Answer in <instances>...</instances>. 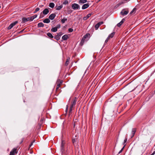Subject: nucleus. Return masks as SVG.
<instances>
[{
    "mask_svg": "<svg viewBox=\"0 0 155 155\" xmlns=\"http://www.w3.org/2000/svg\"><path fill=\"white\" fill-rule=\"evenodd\" d=\"M90 35L89 34H87L82 37L80 43V45L81 46H82L83 45L84 42L87 40V38H88Z\"/></svg>",
    "mask_w": 155,
    "mask_h": 155,
    "instance_id": "obj_1",
    "label": "nucleus"
},
{
    "mask_svg": "<svg viewBox=\"0 0 155 155\" xmlns=\"http://www.w3.org/2000/svg\"><path fill=\"white\" fill-rule=\"evenodd\" d=\"M28 21H32L31 17L27 18L25 17H23L22 18L21 23H24Z\"/></svg>",
    "mask_w": 155,
    "mask_h": 155,
    "instance_id": "obj_2",
    "label": "nucleus"
},
{
    "mask_svg": "<svg viewBox=\"0 0 155 155\" xmlns=\"http://www.w3.org/2000/svg\"><path fill=\"white\" fill-rule=\"evenodd\" d=\"M72 8L74 10H76L80 8V6L79 5L76 3H74L72 5Z\"/></svg>",
    "mask_w": 155,
    "mask_h": 155,
    "instance_id": "obj_3",
    "label": "nucleus"
},
{
    "mask_svg": "<svg viewBox=\"0 0 155 155\" xmlns=\"http://www.w3.org/2000/svg\"><path fill=\"white\" fill-rule=\"evenodd\" d=\"M62 82L61 81H60V80H58L57 81L56 84V91H57L58 90L59 88L60 87V85L62 84Z\"/></svg>",
    "mask_w": 155,
    "mask_h": 155,
    "instance_id": "obj_4",
    "label": "nucleus"
},
{
    "mask_svg": "<svg viewBox=\"0 0 155 155\" xmlns=\"http://www.w3.org/2000/svg\"><path fill=\"white\" fill-rule=\"evenodd\" d=\"M77 100V98L76 97L74 98L72 100L71 106L73 107L76 104Z\"/></svg>",
    "mask_w": 155,
    "mask_h": 155,
    "instance_id": "obj_5",
    "label": "nucleus"
},
{
    "mask_svg": "<svg viewBox=\"0 0 155 155\" xmlns=\"http://www.w3.org/2000/svg\"><path fill=\"white\" fill-rule=\"evenodd\" d=\"M17 21H15L11 24L8 27V29H11L14 26L18 23Z\"/></svg>",
    "mask_w": 155,
    "mask_h": 155,
    "instance_id": "obj_6",
    "label": "nucleus"
},
{
    "mask_svg": "<svg viewBox=\"0 0 155 155\" xmlns=\"http://www.w3.org/2000/svg\"><path fill=\"white\" fill-rule=\"evenodd\" d=\"M63 33L62 32L59 33L58 34L54 37V38L56 40H58L60 39L61 36L62 35Z\"/></svg>",
    "mask_w": 155,
    "mask_h": 155,
    "instance_id": "obj_7",
    "label": "nucleus"
},
{
    "mask_svg": "<svg viewBox=\"0 0 155 155\" xmlns=\"http://www.w3.org/2000/svg\"><path fill=\"white\" fill-rule=\"evenodd\" d=\"M129 12V11L125 10L124 9H123L120 12V14L123 15H127Z\"/></svg>",
    "mask_w": 155,
    "mask_h": 155,
    "instance_id": "obj_8",
    "label": "nucleus"
},
{
    "mask_svg": "<svg viewBox=\"0 0 155 155\" xmlns=\"http://www.w3.org/2000/svg\"><path fill=\"white\" fill-rule=\"evenodd\" d=\"M136 131V128H133L132 129L131 134V138L133 137L135 134V132Z\"/></svg>",
    "mask_w": 155,
    "mask_h": 155,
    "instance_id": "obj_9",
    "label": "nucleus"
},
{
    "mask_svg": "<svg viewBox=\"0 0 155 155\" xmlns=\"http://www.w3.org/2000/svg\"><path fill=\"white\" fill-rule=\"evenodd\" d=\"M103 22H100L97 23L95 26V28L96 30L98 29L100 26L103 24Z\"/></svg>",
    "mask_w": 155,
    "mask_h": 155,
    "instance_id": "obj_10",
    "label": "nucleus"
},
{
    "mask_svg": "<svg viewBox=\"0 0 155 155\" xmlns=\"http://www.w3.org/2000/svg\"><path fill=\"white\" fill-rule=\"evenodd\" d=\"M56 15L54 13H53L50 15L49 17V18L51 20H52L54 19V18L56 16Z\"/></svg>",
    "mask_w": 155,
    "mask_h": 155,
    "instance_id": "obj_11",
    "label": "nucleus"
},
{
    "mask_svg": "<svg viewBox=\"0 0 155 155\" xmlns=\"http://www.w3.org/2000/svg\"><path fill=\"white\" fill-rule=\"evenodd\" d=\"M89 6V5L88 3H87L84 4L83 5L82 7V9H85L88 8Z\"/></svg>",
    "mask_w": 155,
    "mask_h": 155,
    "instance_id": "obj_12",
    "label": "nucleus"
},
{
    "mask_svg": "<svg viewBox=\"0 0 155 155\" xmlns=\"http://www.w3.org/2000/svg\"><path fill=\"white\" fill-rule=\"evenodd\" d=\"M92 15V13H90L89 14H88L86 16L84 17L83 18V20H87L89 17H90Z\"/></svg>",
    "mask_w": 155,
    "mask_h": 155,
    "instance_id": "obj_13",
    "label": "nucleus"
},
{
    "mask_svg": "<svg viewBox=\"0 0 155 155\" xmlns=\"http://www.w3.org/2000/svg\"><path fill=\"white\" fill-rule=\"evenodd\" d=\"M64 143L63 141H62L61 145V150L62 153H63L64 151Z\"/></svg>",
    "mask_w": 155,
    "mask_h": 155,
    "instance_id": "obj_14",
    "label": "nucleus"
},
{
    "mask_svg": "<svg viewBox=\"0 0 155 155\" xmlns=\"http://www.w3.org/2000/svg\"><path fill=\"white\" fill-rule=\"evenodd\" d=\"M125 19L123 18L122 19V20L119 23L117 24V26L118 27H120V26L123 24V23L125 21Z\"/></svg>",
    "mask_w": 155,
    "mask_h": 155,
    "instance_id": "obj_15",
    "label": "nucleus"
},
{
    "mask_svg": "<svg viewBox=\"0 0 155 155\" xmlns=\"http://www.w3.org/2000/svg\"><path fill=\"white\" fill-rule=\"evenodd\" d=\"M49 12L48 9L47 8L45 9L43 11V13L44 15L47 14Z\"/></svg>",
    "mask_w": 155,
    "mask_h": 155,
    "instance_id": "obj_16",
    "label": "nucleus"
},
{
    "mask_svg": "<svg viewBox=\"0 0 155 155\" xmlns=\"http://www.w3.org/2000/svg\"><path fill=\"white\" fill-rule=\"evenodd\" d=\"M16 150V149L14 148L10 152V153H11L12 154L14 155L15 153H17Z\"/></svg>",
    "mask_w": 155,
    "mask_h": 155,
    "instance_id": "obj_17",
    "label": "nucleus"
},
{
    "mask_svg": "<svg viewBox=\"0 0 155 155\" xmlns=\"http://www.w3.org/2000/svg\"><path fill=\"white\" fill-rule=\"evenodd\" d=\"M87 2V0H80L79 1V3L81 5L84 3H85Z\"/></svg>",
    "mask_w": 155,
    "mask_h": 155,
    "instance_id": "obj_18",
    "label": "nucleus"
},
{
    "mask_svg": "<svg viewBox=\"0 0 155 155\" xmlns=\"http://www.w3.org/2000/svg\"><path fill=\"white\" fill-rule=\"evenodd\" d=\"M50 21V20L48 18H46L43 20V22L45 23H48Z\"/></svg>",
    "mask_w": 155,
    "mask_h": 155,
    "instance_id": "obj_19",
    "label": "nucleus"
},
{
    "mask_svg": "<svg viewBox=\"0 0 155 155\" xmlns=\"http://www.w3.org/2000/svg\"><path fill=\"white\" fill-rule=\"evenodd\" d=\"M68 38V35H65L62 37V38L64 40H66Z\"/></svg>",
    "mask_w": 155,
    "mask_h": 155,
    "instance_id": "obj_20",
    "label": "nucleus"
},
{
    "mask_svg": "<svg viewBox=\"0 0 155 155\" xmlns=\"http://www.w3.org/2000/svg\"><path fill=\"white\" fill-rule=\"evenodd\" d=\"M58 30V28L57 27H55L53 28H52L51 29V31L52 32H55L57 31Z\"/></svg>",
    "mask_w": 155,
    "mask_h": 155,
    "instance_id": "obj_21",
    "label": "nucleus"
},
{
    "mask_svg": "<svg viewBox=\"0 0 155 155\" xmlns=\"http://www.w3.org/2000/svg\"><path fill=\"white\" fill-rule=\"evenodd\" d=\"M115 34V33L114 32H113L110 34L108 37V38H109L110 39V38H113Z\"/></svg>",
    "mask_w": 155,
    "mask_h": 155,
    "instance_id": "obj_22",
    "label": "nucleus"
},
{
    "mask_svg": "<svg viewBox=\"0 0 155 155\" xmlns=\"http://www.w3.org/2000/svg\"><path fill=\"white\" fill-rule=\"evenodd\" d=\"M47 35L48 37L51 38H53L54 37L52 34L49 32L47 33Z\"/></svg>",
    "mask_w": 155,
    "mask_h": 155,
    "instance_id": "obj_23",
    "label": "nucleus"
},
{
    "mask_svg": "<svg viewBox=\"0 0 155 155\" xmlns=\"http://www.w3.org/2000/svg\"><path fill=\"white\" fill-rule=\"evenodd\" d=\"M38 27H43L44 26V24L42 22L38 23Z\"/></svg>",
    "mask_w": 155,
    "mask_h": 155,
    "instance_id": "obj_24",
    "label": "nucleus"
},
{
    "mask_svg": "<svg viewBox=\"0 0 155 155\" xmlns=\"http://www.w3.org/2000/svg\"><path fill=\"white\" fill-rule=\"evenodd\" d=\"M49 6L51 8H53L54 6V4L53 3H50L49 4Z\"/></svg>",
    "mask_w": 155,
    "mask_h": 155,
    "instance_id": "obj_25",
    "label": "nucleus"
},
{
    "mask_svg": "<svg viewBox=\"0 0 155 155\" xmlns=\"http://www.w3.org/2000/svg\"><path fill=\"white\" fill-rule=\"evenodd\" d=\"M69 60H70V58H67V59L66 61V63H65V65L66 66H67L68 65V64H69Z\"/></svg>",
    "mask_w": 155,
    "mask_h": 155,
    "instance_id": "obj_26",
    "label": "nucleus"
},
{
    "mask_svg": "<svg viewBox=\"0 0 155 155\" xmlns=\"http://www.w3.org/2000/svg\"><path fill=\"white\" fill-rule=\"evenodd\" d=\"M73 107H73V106H70V109H69V115H70L71 114V112L72 110V109H73Z\"/></svg>",
    "mask_w": 155,
    "mask_h": 155,
    "instance_id": "obj_27",
    "label": "nucleus"
},
{
    "mask_svg": "<svg viewBox=\"0 0 155 155\" xmlns=\"http://www.w3.org/2000/svg\"><path fill=\"white\" fill-rule=\"evenodd\" d=\"M67 20V19L65 18H64L61 20V22L62 23H64L65 21Z\"/></svg>",
    "mask_w": 155,
    "mask_h": 155,
    "instance_id": "obj_28",
    "label": "nucleus"
},
{
    "mask_svg": "<svg viewBox=\"0 0 155 155\" xmlns=\"http://www.w3.org/2000/svg\"><path fill=\"white\" fill-rule=\"evenodd\" d=\"M37 16V15H33V16H31V18L32 19V20L33 21L35 18H36Z\"/></svg>",
    "mask_w": 155,
    "mask_h": 155,
    "instance_id": "obj_29",
    "label": "nucleus"
},
{
    "mask_svg": "<svg viewBox=\"0 0 155 155\" xmlns=\"http://www.w3.org/2000/svg\"><path fill=\"white\" fill-rule=\"evenodd\" d=\"M63 6L62 5H60L57 7L56 8V10H60L62 8Z\"/></svg>",
    "mask_w": 155,
    "mask_h": 155,
    "instance_id": "obj_30",
    "label": "nucleus"
},
{
    "mask_svg": "<svg viewBox=\"0 0 155 155\" xmlns=\"http://www.w3.org/2000/svg\"><path fill=\"white\" fill-rule=\"evenodd\" d=\"M68 3V0H65L63 2V4L64 5H66Z\"/></svg>",
    "mask_w": 155,
    "mask_h": 155,
    "instance_id": "obj_31",
    "label": "nucleus"
},
{
    "mask_svg": "<svg viewBox=\"0 0 155 155\" xmlns=\"http://www.w3.org/2000/svg\"><path fill=\"white\" fill-rule=\"evenodd\" d=\"M40 10V8H37L35 10V11L34 12V13H35L37 12L38 11H39Z\"/></svg>",
    "mask_w": 155,
    "mask_h": 155,
    "instance_id": "obj_32",
    "label": "nucleus"
},
{
    "mask_svg": "<svg viewBox=\"0 0 155 155\" xmlns=\"http://www.w3.org/2000/svg\"><path fill=\"white\" fill-rule=\"evenodd\" d=\"M136 10V8H134L130 12V14H132Z\"/></svg>",
    "mask_w": 155,
    "mask_h": 155,
    "instance_id": "obj_33",
    "label": "nucleus"
},
{
    "mask_svg": "<svg viewBox=\"0 0 155 155\" xmlns=\"http://www.w3.org/2000/svg\"><path fill=\"white\" fill-rule=\"evenodd\" d=\"M72 142L74 144L76 142V140L75 138L72 139Z\"/></svg>",
    "mask_w": 155,
    "mask_h": 155,
    "instance_id": "obj_34",
    "label": "nucleus"
},
{
    "mask_svg": "<svg viewBox=\"0 0 155 155\" xmlns=\"http://www.w3.org/2000/svg\"><path fill=\"white\" fill-rule=\"evenodd\" d=\"M73 31V29L72 28H69L68 29V31L69 32H72Z\"/></svg>",
    "mask_w": 155,
    "mask_h": 155,
    "instance_id": "obj_35",
    "label": "nucleus"
},
{
    "mask_svg": "<svg viewBox=\"0 0 155 155\" xmlns=\"http://www.w3.org/2000/svg\"><path fill=\"white\" fill-rule=\"evenodd\" d=\"M124 146L122 148V149L118 153V154H120V153H121L122 152V151L123 150L124 148Z\"/></svg>",
    "mask_w": 155,
    "mask_h": 155,
    "instance_id": "obj_36",
    "label": "nucleus"
},
{
    "mask_svg": "<svg viewBox=\"0 0 155 155\" xmlns=\"http://www.w3.org/2000/svg\"><path fill=\"white\" fill-rule=\"evenodd\" d=\"M110 38H108V37L106 39V40L105 41V43H107L109 39Z\"/></svg>",
    "mask_w": 155,
    "mask_h": 155,
    "instance_id": "obj_37",
    "label": "nucleus"
},
{
    "mask_svg": "<svg viewBox=\"0 0 155 155\" xmlns=\"http://www.w3.org/2000/svg\"><path fill=\"white\" fill-rule=\"evenodd\" d=\"M75 125H76V124H75V121L74 120V124H73V127H75Z\"/></svg>",
    "mask_w": 155,
    "mask_h": 155,
    "instance_id": "obj_38",
    "label": "nucleus"
},
{
    "mask_svg": "<svg viewBox=\"0 0 155 155\" xmlns=\"http://www.w3.org/2000/svg\"><path fill=\"white\" fill-rule=\"evenodd\" d=\"M68 105H67L66 106V110H65V111L66 112H67L68 110Z\"/></svg>",
    "mask_w": 155,
    "mask_h": 155,
    "instance_id": "obj_39",
    "label": "nucleus"
},
{
    "mask_svg": "<svg viewBox=\"0 0 155 155\" xmlns=\"http://www.w3.org/2000/svg\"><path fill=\"white\" fill-rule=\"evenodd\" d=\"M127 138H126L124 140V143H125L127 141Z\"/></svg>",
    "mask_w": 155,
    "mask_h": 155,
    "instance_id": "obj_40",
    "label": "nucleus"
},
{
    "mask_svg": "<svg viewBox=\"0 0 155 155\" xmlns=\"http://www.w3.org/2000/svg\"><path fill=\"white\" fill-rule=\"evenodd\" d=\"M35 142V140H34L31 143V144L30 145V147H31V146L32 145L33 143Z\"/></svg>",
    "mask_w": 155,
    "mask_h": 155,
    "instance_id": "obj_41",
    "label": "nucleus"
},
{
    "mask_svg": "<svg viewBox=\"0 0 155 155\" xmlns=\"http://www.w3.org/2000/svg\"><path fill=\"white\" fill-rule=\"evenodd\" d=\"M35 142V140H34L31 143V144L30 145V147H31V146L32 145L33 143Z\"/></svg>",
    "mask_w": 155,
    "mask_h": 155,
    "instance_id": "obj_42",
    "label": "nucleus"
},
{
    "mask_svg": "<svg viewBox=\"0 0 155 155\" xmlns=\"http://www.w3.org/2000/svg\"><path fill=\"white\" fill-rule=\"evenodd\" d=\"M60 27H61V26H60V25H58L56 27H57L58 28H59Z\"/></svg>",
    "mask_w": 155,
    "mask_h": 155,
    "instance_id": "obj_43",
    "label": "nucleus"
},
{
    "mask_svg": "<svg viewBox=\"0 0 155 155\" xmlns=\"http://www.w3.org/2000/svg\"><path fill=\"white\" fill-rule=\"evenodd\" d=\"M24 140V138H23L21 140V142H20V144H21L23 142V141Z\"/></svg>",
    "mask_w": 155,
    "mask_h": 155,
    "instance_id": "obj_44",
    "label": "nucleus"
},
{
    "mask_svg": "<svg viewBox=\"0 0 155 155\" xmlns=\"http://www.w3.org/2000/svg\"><path fill=\"white\" fill-rule=\"evenodd\" d=\"M155 154V150L153 151V153L151 154L152 155H154Z\"/></svg>",
    "mask_w": 155,
    "mask_h": 155,
    "instance_id": "obj_45",
    "label": "nucleus"
},
{
    "mask_svg": "<svg viewBox=\"0 0 155 155\" xmlns=\"http://www.w3.org/2000/svg\"><path fill=\"white\" fill-rule=\"evenodd\" d=\"M101 0H98V2H99L100 1H101Z\"/></svg>",
    "mask_w": 155,
    "mask_h": 155,
    "instance_id": "obj_46",
    "label": "nucleus"
},
{
    "mask_svg": "<svg viewBox=\"0 0 155 155\" xmlns=\"http://www.w3.org/2000/svg\"><path fill=\"white\" fill-rule=\"evenodd\" d=\"M12 155V154H11V153H10V155Z\"/></svg>",
    "mask_w": 155,
    "mask_h": 155,
    "instance_id": "obj_47",
    "label": "nucleus"
},
{
    "mask_svg": "<svg viewBox=\"0 0 155 155\" xmlns=\"http://www.w3.org/2000/svg\"><path fill=\"white\" fill-rule=\"evenodd\" d=\"M147 134H149L148 133V130H147Z\"/></svg>",
    "mask_w": 155,
    "mask_h": 155,
    "instance_id": "obj_48",
    "label": "nucleus"
}]
</instances>
